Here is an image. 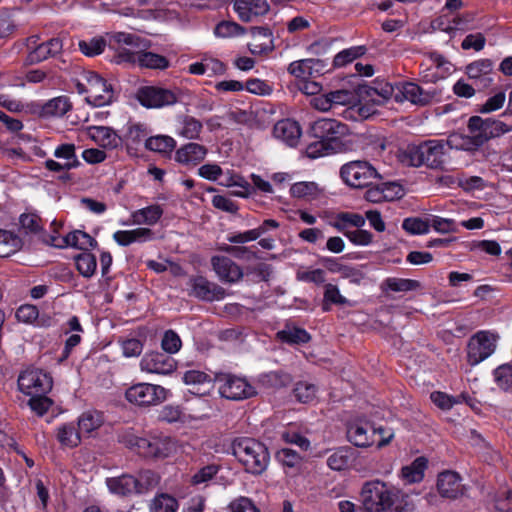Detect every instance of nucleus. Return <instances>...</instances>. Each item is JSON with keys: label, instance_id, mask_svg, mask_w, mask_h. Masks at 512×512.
Masks as SVG:
<instances>
[{"label": "nucleus", "instance_id": "obj_45", "mask_svg": "<svg viewBox=\"0 0 512 512\" xmlns=\"http://www.w3.org/2000/svg\"><path fill=\"white\" fill-rule=\"evenodd\" d=\"M0 244L4 246V251H0V256L5 257L20 250L23 246V241L18 235L0 229Z\"/></svg>", "mask_w": 512, "mask_h": 512}, {"label": "nucleus", "instance_id": "obj_1", "mask_svg": "<svg viewBox=\"0 0 512 512\" xmlns=\"http://www.w3.org/2000/svg\"><path fill=\"white\" fill-rule=\"evenodd\" d=\"M448 152L444 140H427L420 144H409L398 152V160L412 167L425 165L431 169H442Z\"/></svg>", "mask_w": 512, "mask_h": 512}, {"label": "nucleus", "instance_id": "obj_61", "mask_svg": "<svg viewBox=\"0 0 512 512\" xmlns=\"http://www.w3.org/2000/svg\"><path fill=\"white\" fill-rule=\"evenodd\" d=\"M182 346L179 335L173 330H167L161 340V347L167 354L177 353Z\"/></svg>", "mask_w": 512, "mask_h": 512}, {"label": "nucleus", "instance_id": "obj_31", "mask_svg": "<svg viewBox=\"0 0 512 512\" xmlns=\"http://www.w3.org/2000/svg\"><path fill=\"white\" fill-rule=\"evenodd\" d=\"M291 382V375L282 370L262 373L258 377L259 385L265 389H280L288 386Z\"/></svg>", "mask_w": 512, "mask_h": 512}, {"label": "nucleus", "instance_id": "obj_9", "mask_svg": "<svg viewBox=\"0 0 512 512\" xmlns=\"http://www.w3.org/2000/svg\"><path fill=\"white\" fill-rule=\"evenodd\" d=\"M136 99L150 109H160L178 102V95L173 90L158 86H143L137 90Z\"/></svg>", "mask_w": 512, "mask_h": 512}, {"label": "nucleus", "instance_id": "obj_41", "mask_svg": "<svg viewBox=\"0 0 512 512\" xmlns=\"http://www.w3.org/2000/svg\"><path fill=\"white\" fill-rule=\"evenodd\" d=\"M447 146V149H456V150H465V151H475L477 150V146L475 145L471 134H459L454 133L451 134L447 140H444Z\"/></svg>", "mask_w": 512, "mask_h": 512}, {"label": "nucleus", "instance_id": "obj_36", "mask_svg": "<svg viewBox=\"0 0 512 512\" xmlns=\"http://www.w3.org/2000/svg\"><path fill=\"white\" fill-rule=\"evenodd\" d=\"M467 129L471 134L477 148L483 146L487 141H489L487 135L486 119H483L480 116L470 117L468 120Z\"/></svg>", "mask_w": 512, "mask_h": 512}, {"label": "nucleus", "instance_id": "obj_10", "mask_svg": "<svg viewBox=\"0 0 512 512\" xmlns=\"http://www.w3.org/2000/svg\"><path fill=\"white\" fill-rule=\"evenodd\" d=\"M497 338L495 334L488 331L476 333L468 343V362L474 366L492 355L496 348Z\"/></svg>", "mask_w": 512, "mask_h": 512}, {"label": "nucleus", "instance_id": "obj_38", "mask_svg": "<svg viewBox=\"0 0 512 512\" xmlns=\"http://www.w3.org/2000/svg\"><path fill=\"white\" fill-rule=\"evenodd\" d=\"M277 337L288 344H302L310 340V335L306 330L291 325H286L284 329L280 330Z\"/></svg>", "mask_w": 512, "mask_h": 512}, {"label": "nucleus", "instance_id": "obj_16", "mask_svg": "<svg viewBox=\"0 0 512 512\" xmlns=\"http://www.w3.org/2000/svg\"><path fill=\"white\" fill-rule=\"evenodd\" d=\"M211 265L222 282L236 283L243 277L241 267L226 256H213L211 258Z\"/></svg>", "mask_w": 512, "mask_h": 512}, {"label": "nucleus", "instance_id": "obj_8", "mask_svg": "<svg viewBox=\"0 0 512 512\" xmlns=\"http://www.w3.org/2000/svg\"><path fill=\"white\" fill-rule=\"evenodd\" d=\"M216 381L219 385V393L229 400H243L256 395L255 388L246 379L232 374L217 375Z\"/></svg>", "mask_w": 512, "mask_h": 512}, {"label": "nucleus", "instance_id": "obj_34", "mask_svg": "<svg viewBox=\"0 0 512 512\" xmlns=\"http://www.w3.org/2000/svg\"><path fill=\"white\" fill-rule=\"evenodd\" d=\"M72 108L69 98L66 96L55 97L46 102L41 109L43 117H61Z\"/></svg>", "mask_w": 512, "mask_h": 512}, {"label": "nucleus", "instance_id": "obj_54", "mask_svg": "<svg viewBox=\"0 0 512 512\" xmlns=\"http://www.w3.org/2000/svg\"><path fill=\"white\" fill-rule=\"evenodd\" d=\"M276 459L283 467L298 469L302 464V457L294 450L283 448L276 454Z\"/></svg>", "mask_w": 512, "mask_h": 512}, {"label": "nucleus", "instance_id": "obj_35", "mask_svg": "<svg viewBox=\"0 0 512 512\" xmlns=\"http://www.w3.org/2000/svg\"><path fill=\"white\" fill-rule=\"evenodd\" d=\"M426 468L427 459L425 457H418L410 465L401 469V477L409 484L420 482L424 477Z\"/></svg>", "mask_w": 512, "mask_h": 512}, {"label": "nucleus", "instance_id": "obj_53", "mask_svg": "<svg viewBox=\"0 0 512 512\" xmlns=\"http://www.w3.org/2000/svg\"><path fill=\"white\" fill-rule=\"evenodd\" d=\"M376 106L379 104L373 103L367 99L360 98L354 91V112L356 111L361 120L368 119L376 114Z\"/></svg>", "mask_w": 512, "mask_h": 512}, {"label": "nucleus", "instance_id": "obj_63", "mask_svg": "<svg viewBox=\"0 0 512 512\" xmlns=\"http://www.w3.org/2000/svg\"><path fill=\"white\" fill-rule=\"evenodd\" d=\"M31 398L28 401V405L31 410L37 415H44L52 405V400L46 396V394L30 395Z\"/></svg>", "mask_w": 512, "mask_h": 512}, {"label": "nucleus", "instance_id": "obj_32", "mask_svg": "<svg viewBox=\"0 0 512 512\" xmlns=\"http://www.w3.org/2000/svg\"><path fill=\"white\" fill-rule=\"evenodd\" d=\"M96 245L97 241L88 233L81 230H75L68 233L61 239L60 246H71L80 250L88 251Z\"/></svg>", "mask_w": 512, "mask_h": 512}, {"label": "nucleus", "instance_id": "obj_55", "mask_svg": "<svg viewBox=\"0 0 512 512\" xmlns=\"http://www.w3.org/2000/svg\"><path fill=\"white\" fill-rule=\"evenodd\" d=\"M402 228L409 234H426L430 230V224L428 220L410 217L403 220Z\"/></svg>", "mask_w": 512, "mask_h": 512}, {"label": "nucleus", "instance_id": "obj_56", "mask_svg": "<svg viewBox=\"0 0 512 512\" xmlns=\"http://www.w3.org/2000/svg\"><path fill=\"white\" fill-rule=\"evenodd\" d=\"M41 218L34 213H24L19 218L21 228L27 234H38L42 230Z\"/></svg>", "mask_w": 512, "mask_h": 512}, {"label": "nucleus", "instance_id": "obj_30", "mask_svg": "<svg viewBox=\"0 0 512 512\" xmlns=\"http://www.w3.org/2000/svg\"><path fill=\"white\" fill-rule=\"evenodd\" d=\"M420 287L421 284L417 280L397 277H389L381 284V290L386 296H390V292H409L417 290Z\"/></svg>", "mask_w": 512, "mask_h": 512}, {"label": "nucleus", "instance_id": "obj_44", "mask_svg": "<svg viewBox=\"0 0 512 512\" xmlns=\"http://www.w3.org/2000/svg\"><path fill=\"white\" fill-rule=\"evenodd\" d=\"M0 244L4 246V251H0V256L5 257L20 250L23 246V241L18 235L0 229Z\"/></svg>", "mask_w": 512, "mask_h": 512}, {"label": "nucleus", "instance_id": "obj_49", "mask_svg": "<svg viewBox=\"0 0 512 512\" xmlns=\"http://www.w3.org/2000/svg\"><path fill=\"white\" fill-rule=\"evenodd\" d=\"M219 249L239 260L251 261L259 258L253 247L223 244Z\"/></svg>", "mask_w": 512, "mask_h": 512}, {"label": "nucleus", "instance_id": "obj_42", "mask_svg": "<svg viewBox=\"0 0 512 512\" xmlns=\"http://www.w3.org/2000/svg\"><path fill=\"white\" fill-rule=\"evenodd\" d=\"M318 388L314 383L298 381L293 388V395L300 403H310L316 398Z\"/></svg>", "mask_w": 512, "mask_h": 512}, {"label": "nucleus", "instance_id": "obj_48", "mask_svg": "<svg viewBox=\"0 0 512 512\" xmlns=\"http://www.w3.org/2000/svg\"><path fill=\"white\" fill-rule=\"evenodd\" d=\"M102 417L97 412H85L78 419V431L81 433H91L102 425Z\"/></svg>", "mask_w": 512, "mask_h": 512}, {"label": "nucleus", "instance_id": "obj_6", "mask_svg": "<svg viewBox=\"0 0 512 512\" xmlns=\"http://www.w3.org/2000/svg\"><path fill=\"white\" fill-rule=\"evenodd\" d=\"M52 386V377L35 367L27 368L18 377V388L26 395L47 394L51 391Z\"/></svg>", "mask_w": 512, "mask_h": 512}, {"label": "nucleus", "instance_id": "obj_3", "mask_svg": "<svg viewBox=\"0 0 512 512\" xmlns=\"http://www.w3.org/2000/svg\"><path fill=\"white\" fill-rule=\"evenodd\" d=\"M233 455L244 465L247 472L260 475L268 467L270 454L265 444L260 441L243 437L232 443Z\"/></svg>", "mask_w": 512, "mask_h": 512}, {"label": "nucleus", "instance_id": "obj_18", "mask_svg": "<svg viewBox=\"0 0 512 512\" xmlns=\"http://www.w3.org/2000/svg\"><path fill=\"white\" fill-rule=\"evenodd\" d=\"M233 8L240 20L252 22L269 11L266 0H234Z\"/></svg>", "mask_w": 512, "mask_h": 512}, {"label": "nucleus", "instance_id": "obj_51", "mask_svg": "<svg viewBox=\"0 0 512 512\" xmlns=\"http://www.w3.org/2000/svg\"><path fill=\"white\" fill-rule=\"evenodd\" d=\"M78 47L85 56L93 57L104 51L106 41L102 37H94L89 40H80Z\"/></svg>", "mask_w": 512, "mask_h": 512}, {"label": "nucleus", "instance_id": "obj_25", "mask_svg": "<svg viewBox=\"0 0 512 512\" xmlns=\"http://www.w3.org/2000/svg\"><path fill=\"white\" fill-rule=\"evenodd\" d=\"M88 134L95 143L106 149H114L121 144V138L107 126H90Z\"/></svg>", "mask_w": 512, "mask_h": 512}, {"label": "nucleus", "instance_id": "obj_13", "mask_svg": "<svg viewBox=\"0 0 512 512\" xmlns=\"http://www.w3.org/2000/svg\"><path fill=\"white\" fill-rule=\"evenodd\" d=\"M113 99V90L99 75L91 73L88 76V96L86 101L95 106L100 107L110 104Z\"/></svg>", "mask_w": 512, "mask_h": 512}, {"label": "nucleus", "instance_id": "obj_58", "mask_svg": "<svg viewBox=\"0 0 512 512\" xmlns=\"http://www.w3.org/2000/svg\"><path fill=\"white\" fill-rule=\"evenodd\" d=\"M219 471V466L216 464H209L200 468L192 477V485L207 484L212 480Z\"/></svg>", "mask_w": 512, "mask_h": 512}, {"label": "nucleus", "instance_id": "obj_22", "mask_svg": "<svg viewBox=\"0 0 512 512\" xmlns=\"http://www.w3.org/2000/svg\"><path fill=\"white\" fill-rule=\"evenodd\" d=\"M273 134L288 146L295 147L301 137V128L296 121L284 119L275 124Z\"/></svg>", "mask_w": 512, "mask_h": 512}, {"label": "nucleus", "instance_id": "obj_40", "mask_svg": "<svg viewBox=\"0 0 512 512\" xmlns=\"http://www.w3.org/2000/svg\"><path fill=\"white\" fill-rule=\"evenodd\" d=\"M58 441L66 447H76L80 441V432L73 423H65L57 430Z\"/></svg>", "mask_w": 512, "mask_h": 512}, {"label": "nucleus", "instance_id": "obj_11", "mask_svg": "<svg viewBox=\"0 0 512 512\" xmlns=\"http://www.w3.org/2000/svg\"><path fill=\"white\" fill-rule=\"evenodd\" d=\"M354 446L356 447H369L375 442V435L378 433L381 436L377 446L379 448L386 446L392 440L394 434L391 431L379 427L375 428L369 421H363L358 418L357 423H354Z\"/></svg>", "mask_w": 512, "mask_h": 512}, {"label": "nucleus", "instance_id": "obj_60", "mask_svg": "<svg viewBox=\"0 0 512 512\" xmlns=\"http://www.w3.org/2000/svg\"><path fill=\"white\" fill-rule=\"evenodd\" d=\"M494 509L497 512H512V489L502 488L496 493Z\"/></svg>", "mask_w": 512, "mask_h": 512}, {"label": "nucleus", "instance_id": "obj_28", "mask_svg": "<svg viewBox=\"0 0 512 512\" xmlns=\"http://www.w3.org/2000/svg\"><path fill=\"white\" fill-rule=\"evenodd\" d=\"M164 211L158 204L138 209L131 213V222L134 225H155L162 217Z\"/></svg>", "mask_w": 512, "mask_h": 512}, {"label": "nucleus", "instance_id": "obj_33", "mask_svg": "<svg viewBox=\"0 0 512 512\" xmlns=\"http://www.w3.org/2000/svg\"><path fill=\"white\" fill-rule=\"evenodd\" d=\"M176 147L174 138L168 135L149 136L145 140V148L162 155L170 154Z\"/></svg>", "mask_w": 512, "mask_h": 512}, {"label": "nucleus", "instance_id": "obj_23", "mask_svg": "<svg viewBox=\"0 0 512 512\" xmlns=\"http://www.w3.org/2000/svg\"><path fill=\"white\" fill-rule=\"evenodd\" d=\"M437 489L442 497L457 498L462 493L460 476L456 472L446 471L438 476Z\"/></svg>", "mask_w": 512, "mask_h": 512}, {"label": "nucleus", "instance_id": "obj_12", "mask_svg": "<svg viewBox=\"0 0 512 512\" xmlns=\"http://www.w3.org/2000/svg\"><path fill=\"white\" fill-rule=\"evenodd\" d=\"M189 286L191 289L189 294L203 301H219L226 296V291L223 287L203 276L190 278Z\"/></svg>", "mask_w": 512, "mask_h": 512}, {"label": "nucleus", "instance_id": "obj_20", "mask_svg": "<svg viewBox=\"0 0 512 512\" xmlns=\"http://www.w3.org/2000/svg\"><path fill=\"white\" fill-rule=\"evenodd\" d=\"M207 155V148L201 144L190 142L175 152V160L184 166H196L201 163Z\"/></svg>", "mask_w": 512, "mask_h": 512}, {"label": "nucleus", "instance_id": "obj_62", "mask_svg": "<svg viewBox=\"0 0 512 512\" xmlns=\"http://www.w3.org/2000/svg\"><path fill=\"white\" fill-rule=\"evenodd\" d=\"M367 190L358 189L354 191V198L357 199H365L371 203H380L385 201V195L382 193L381 186H372L367 187Z\"/></svg>", "mask_w": 512, "mask_h": 512}, {"label": "nucleus", "instance_id": "obj_39", "mask_svg": "<svg viewBox=\"0 0 512 512\" xmlns=\"http://www.w3.org/2000/svg\"><path fill=\"white\" fill-rule=\"evenodd\" d=\"M202 129L201 121L195 117L185 115L181 119V128L178 134L189 140H197L200 138Z\"/></svg>", "mask_w": 512, "mask_h": 512}, {"label": "nucleus", "instance_id": "obj_26", "mask_svg": "<svg viewBox=\"0 0 512 512\" xmlns=\"http://www.w3.org/2000/svg\"><path fill=\"white\" fill-rule=\"evenodd\" d=\"M106 485L111 493L122 497L136 494L137 490L135 476L130 474L107 478Z\"/></svg>", "mask_w": 512, "mask_h": 512}, {"label": "nucleus", "instance_id": "obj_52", "mask_svg": "<svg viewBox=\"0 0 512 512\" xmlns=\"http://www.w3.org/2000/svg\"><path fill=\"white\" fill-rule=\"evenodd\" d=\"M319 192L318 186L314 182H297L290 188V193L293 197L314 199Z\"/></svg>", "mask_w": 512, "mask_h": 512}, {"label": "nucleus", "instance_id": "obj_2", "mask_svg": "<svg viewBox=\"0 0 512 512\" xmlns=\"http://www.w3.org/2000/svg\"><path fill=\"white\" fill-rule=\"evenodd\" d=\"M400 496V489L381 480H371L363 484L360 493L362 512H388Z\"/></svg>", "mask_w": 512, "mask_h": 512}, {"label": "nucleus", "instance_id": "obj_57", "mask_svg": "<svg viewBox=\"0 0 512 512\" xmlns=\"http://www.w3.org/2000/svg\"><path fill=\"white\" fill-rule=\"evenodd\" d=\"M495 381L503 390L512 389V364H503L494 370Z\"/></svg>", "mask_w": 512, "mask_h": 512}, {"label": "nucleus", "instance_id": "obj_29", "mask_svg": "<svg viewBox=\"0 0 512 512\" xmlns=\"http://www.w3.org/2000/svg\"><path fill=\"white\" fill-rule=\"evenodd\" d=\"M249 51L254 55L266 54L273 49L272 34L264 27L255 28L253 40L248 45Z\"/></svg>", "mask_w": 512, "mask_h": 512}, {"label": "nucleus", "instance_id": "obj_64", "mask_svg": "<svg viewBox=\"0 0 512 512\" xmlns=\"http://www.w3.org/2000/svg\"><path fill=\"white\" fill-rule=\"evenodd\" d=\"M149 130L145 124L135 123L129 126L127 131V139L132 144H139L148 138Z\"/></svg>", "mask_w": 512, "mask_h": 512}, {"label": "nucleus", "instance_id": "obj_24", "mask_svg": "<svg viewBox=\"0 0 512 512\" xmlns=\"http://www.w3.org/2000/svg\"><path fill=\"white\" fill-rule=\"evenodd\" d=\"M355 92L356 94L363 99H367L372 101L373 103L382 105L386 100H388L391 96L394 97L396 91H394L393 87L390 85H385L383 88L378 90L377 88L371 87L366 83H356L354 82Z\"/></svg>", "mask_w": 512, "mask_h": 512}, {"label": "nucleus", "instance_id": "obj_37", "mask_svg": "<svg viewBox=\"0 0 512 512\" xmlns=\"http://www.w3.org/2000/svg\"><path fill=\"white\" fill-rule=\"evenodd\" d=\"M138 66L147 69L165 70L170 66V61L163 55L149 51H140Z\"/></svg>", "mask_w": 512, "mask_h": 512}, {"label": "nucleus", "instance_id": "obj_46", "mask_svg": "<svg viewBox=\"0 0 512 512\" xmlns=\"http://www.w3.org/2000/svg\"><path fill=\"white\" fill-rule=\"evenodd\" d=\"M135 479L137 484L136 494L147 493L148 491L154 489L160 481L158 474L151 470L140 471Z\"/></svg>", "mask_w": 512, "mask_h": 512}, {"label": "nucleus", "instance_id": "obj_43", "mask_svg": "<svg viewBox=\"0 0 512 512\" xmlns=\"http://www.w3.org/2000/svg\"><path fill=\"white\" fill-rule=\"evenodd\" d=\"M352 462V451L349 448H340L327 459L328 466L337 471L346 470Z\"/></svg>", "mask_w": 512, "mask_h": 512}, {"label": "nucleus", "instance_id": "obj_7", "mask_svg": "<svg viewBox=\"0 0 512 512\" xmlns=\"http://www.w3.org/2000/svg\"><path fill=\"white\" fill-rule=\"evenodd\" d=\"M127 444L134 446L139 454L146 458L161 459L167 457L173 450L174 444L168 437L139 438L131 436Z\"/></svg>", "mask_w": 512, "mask_h": 512}, {"label": "nucleus", "instance_id": "obj_19", "mask_svg": "<svg viewBox=\"0 0 512 512\" xmlns=\"http://www.w3.org/2000/svg\"><path fill=\"white\" fill-rule=\"evenodd\" d=\"M380 178L377 169L369 161L354 159V191L369 187Z\"/></svg>", "mask_w": 512, "mask_h": 512}, {"label": "nucleus", "instance_id": "obj_27", "mask_svg": "<svg viewBox=\"0 0 512 512\" xmlns=\"http://www.w3.org/2000/svg\"><path fill=\"white\" fill-rule=\"evenodd\" d=\"M323 69L322 61L319 59H303L290 63L288 72L297 77L306 79L320 74Z\"/></svg>", "mask_w": 512, "mask_h": 512}, {"label": "nucleus", "instance_id": "obj_4", "mask_svg": "<svg viewBox=\"0 0 512 512\" xmlns=\"http://www.w3.org/2000/svg\"><path fill=\"white\" fill-rule=\"evenodd\" d=\"M311 136L330 143L331 152L340 153L350 149L349 128L335 119H319L310 128Z\"/></svg>", "mask_w": 512, "mask_h": 512}, {"label": "nucleus", "instance_id": "obj_14", "mask_svg": "<svg viewBox=\"0 0 512 512\" xmlns=\"http://www.w3.org/2000/svg\"><path fill=\"white\" fill-rule=\"evenodd\" d=\"M176 366L174 358L163 352L146 353L140 362L142 371L163 375L175 371Z\"/></svg>", "mask_w": 512, "mask_h": 512}, {"label": "nucleus", "instance_id": "obj_47", "mask_svg": "<svg viewBox=\"0 0 512 512\" xmlns=\"http://www.w3.org/2000/svg\"><path fill=\"white\" fill-rule=\"evenodd\" d=\"M177 509V500L171 495L165 493L155 496L150 504L151 512H176Z\"/></svg>", "mask_w": 512, "mask_h": 512}, {"label": "nucleus", "instance_id": "obj_15", "mask_svg": "<svg viewBox=\"0 0 512 512\" xmlns=\"http://www.w3.org/2000/svg\"><path fill=\"white\" fill-rule=\"evenodd\" d=\"M394 98L397 102L409 101L412 104L425 106L433 98V94L423 90L418 84L405 82L397 86Z\"/></svg>", "mask_w": 512, "mask_h": 512}, {"label": "nucleus", "instance_id": "obj_21", "mask_svg": "<svg viewBox=\"0 0 512 512\" xmlns=\"http://www.w3.org/2000/svg\"><path fill=\"white\" fill-rule=\"evenodd\" d=\"M63 49L62 41L59 38H52L47 42L40 43L34 50L28 52L26 63L29 65L40 63L50 57H55Z\"/></svg>", "mask_w": 512, "mask_h": 512}, {"label": "nucleus", "instance_id": "obj_59", "mask_svg": "<svg viewBox=\"0 0 512 512\" xmlns=\"http://www.w3.org/2000/svg\"><path fill=\"white\" fill-rule=\"evenodd\" d=\"M54 156L66 160L64 163L73 165V168L78 167L80 164L75 153V145L71 143L59 145L54 151Z\"/></svg>", "mask_w": 512, "mask_h": 512}, {"label": "nucleus", "instance_id": "obj_5", "mask_svg": "<svg viewBox=\"0 0 512 512\" xmlns=\"http://www.w3.org/2000/svg\"><path fill=\"white\" fill-rule=\"evenodd\" d=\"M125 397L131 404L139 407H150L165 401L167 390L160 385L138 383L126 390Z\"/></svg>", "mask_w": 512, "mask_h": 512}, {"label": "nucleus", "instance_id": "obj_17", "mask_svg": "<svg viewBox=\"0 0 512 512\" xmlns=\"http://www.w3.org/2000/svg\"><path fill=\"white\" fill-rule=\"evenodd\" d=\"M494 63L490 59H479L466 66V74L479 89H486L493 82Z\"/></svg>", "mask_w": 512, "mask_h": 512}, {"label": "nucleus", "instance_id": "obj_50", "mask_svg": "<svg viewBox=\"0 0 512 512\" xmlns=\"http://www.w3.org/2000/svg\"><path fill=\"white\" fill-rule=\"evenodd\" d=\"M76 267L79 273L90 278L95 273L97 261L93 254L84 252L75 257Z\"/></svg>", "mask_w": 512, "mask_h": 512}]
</instances>
